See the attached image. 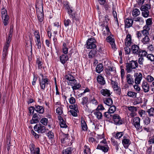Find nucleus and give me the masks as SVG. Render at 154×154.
<instances>
[{"mask_svg":"<svg viewBox=\"0 0 154 154\" xmlns=\"http://www.w3.org/2000/svg\"><path fill=\"white\" fill-rule=\"evenodd\" d=\"M142 14L143 16L144 17H147L149 14V11H142Z\"/></svg>","mask_w":154,"mask_h":154,"instance_id":"nucleus-51","label":"nucleus"},{"mask_svg":"<svg viewBox=\"0 0 154 154\" xmlns=\"http://www.w3.org/2000/svg\"><path fill=\"white\" fill-rule=\"evenodd\" d=\"M48 119L44 118H42L40 121L41 123L44 125H46L48 123Z\"/></svg>","mask_w":154,"mask_h":154,"instance_id":"nucleus-46","label":"nucleus"},{"mask_svg":"<svg viewBox=\"0 0 154 154\" xmlns=\"http://www.w3.org/2000/svg\"><path fill=\"white\" fill-rule=\"evenodd\" d=\"M97 54V51L95 50H93L91 51L90 52L89 54L90 56H91V57H93Z\"/></svg>","mask_w":154,"mask_h":154,"instance_id":"nucleus-62","label":"nucleus"},{"mask_svg":"<svg viewBox=\"0 0 154 154\" xmlns=\"http://www.w3.org/2000/svg\"><path fill=\"white\" fill-rule=\"evenodd\" d=\"M81 124L82 128V130L84 131L87 130L88 127L87 124L84 120H81Z\"/></svg>","mask_w":154,"mask_h":154,"instance_id":"nucleus-38","label":"nucleus"},{"mask_svg":"<svg viewBox=\"0 0 154 154\" xmlns=\"http://www.w3.org/2000/svg\"><path fill=\"white\" fill-rule=\"evenodd\" d=\"M126 80L128 83L129 85H132L134 83V79L132 75L130 74L127 75Z\"/></svg>","mask_w":154,"mask_h":154,"instance_id":"nucleus-15","label":"nucleus"},{"mask_svg":"<svg viewBox=\"0 0 154 154\" xmlns=\"http://www.w3.org/2000/svg\"><path fill=\"white\" fill-rule=\"evenodd\" d=\"M105 30H104L103 32V34L104 35H109L111 32L110 31L109 29L108 26L107 25L105 27Z\"/></svg>","mask_w":154,"mask_h":154,"instance_id":"nucleus-45","label":"nucleus"},{"mask_svg":"<svg viewBox=\"0 0 154 154\" xmlns=\"http://www.w3.org/2000/svg\"><path fill=\"white\" fill-rule=\"evenodd\" d=\"M150 28L146 26H143V30L141 31V32L143 36H147L149 35V31L150 30Z\"/></svg>","mask_w":154,"mask_h":154,"instance_id":"nucleus-20","label":"nucleus"},{"mask_svg":"<svg viewBox=\"0 0 154 154\" xmlns=\"http://www.w3.org/2000/svg\"><path fill=\"white\" fill-rule=\"evenodd\" d=\"M126 70L128 73L131 72L133 69L138 67V63L136 61L131 60L126 64Z\"/></svg>","mask_w":154,"mask_h":154,"instance_id":"nucleus-2","label":"nucleus"},{"mask_svg":"<svg viewBox=\"0 0 154 154\" xmlns=\"http://www.w3.org/2000/svg\"><path fill=\"white\" fill-rule=\"evenodd\" d=\"M2 19L3 20V22L5 26H6L8 24V20L9 19L8 16L5 17L4 18L2 17Z\"/></svg>","mask_w":154,"mask_h":154,"instance_id":"nucleus-44","label":"nucleus"},{"mask_svg":"<svg viewBox=\"0 0 154 154\" xmlns=\"http://www.w3.org/2000/svg\"><path fill=\"white\" fill-rule=\"evenodd\" d=\"M69 85L72 86L73 91L79 89L81 87L79 83H77V81L75 79L70 82H67Z\"/></svg>","mask_w":154,"mask_h":154,"instance_id":"nucleus-4","label":"nucleus"},{"mask_svg":"<svg viewBox=\"0 0 154 154\" xmlns=\"http://www.w3.org/2000/svg\"><path fill=\"white\" fill-rule=\"evenodd\" d=\"M100 92L101 94L105 96L108 97L110 95V91L107 89H103Z\"/></svg>","mask_w":154,"mask_h":154,"instance_id":"nucleus-24","label":"nucleus"},{"mask_svg":"<svg viewBox=\"0 0 154 154\" xmlns=\"http://www.w3.org/2000/svg\"><path fill=\"white\" fill-rule=\"evenodd\" d=\"M116 109V107L114 105L110 106L109 109V112L110 113H113L115 112Z\"/></svg>","mask_w":154,"mask_h":154,"instance_id":"nucleus-47","label":"nucleus"},{"mask_svg":"<svg viewBox=\"0 0 154 154\" xmlns=\"http://www.w3.org/2000/svg\"><path fill=\"white\" fill-rule=\"evenodd\" d=\"M128 47V46H127V47L124 48L125 53L126 54H129L131 52L130 49Z\"/></svg>","mask_w":154,"mask_h":154,"instance_id":"nucleus-58","label":"nucleus"},{"mask_svg":"<svg viewBox=\"0 0 154 154\" xmlns=\"http://www.w3.org/2000/svg\"><path fill=\"white\" fill-rule=\"evenodd\" d=\"M103 70V65L102 63L98 64L96 67V71L98 73H100Z\"/></svg>","mask_w":154,"mask_h":154,"instance_id":"nucleus-31","label":"nucleus"},{"mask_svg":"<svg viewBox=\"0 0 154 154\" xmlns=\"http://www.w3.org/2000/svg\"><path fill=\"white\" fill-rule=\"evenodd\" d=\"M140 14V12L139 9L135 8L133 10L132 12V15L134 17L138 16Z\"/></svg>","mask_w":154,"mask_h":154,"instance_id":"nucleus-35","label":"nucleus"},{"mask_svg":"<svg viewBox=\"0 0 154 154\" xmlns=\"http://www.w3.org/2000/svg\"><path fill=\"white\" fill-rule=\"evenodd\" d=\"M149 116H153L154 115V108L152 107L147 111Z\"/></svg>","mask_w":154,"mask_h":154,"instance_id":"nucleus-49","label":"nucleus"},{"mask_svg":"<svg viewBox=\"0 0 154 154\" xmlns=\"http://www.w3.org/2000/svg\"><path fill=\"white\" fill-rule=\"evenodd\" d=\"M125 28H129L131 27L133 23V20L131 18H127L125 20Z\"/></svg>","mask_w":154,"mask_h":154,"instance_id":"nucleus-14","label":"nucleus"},{"mask_svg":"<svg viewBox=\"0 0 154 154\" xmlns=\"http://www.w3.org/2000/svg\"><path fill=\"white\" fill-rule=\"evenodd\" d=\"M112 14L114 17L115 18L116 23H117L118 25H119L118 20L117 18V13L116 11H114L113 9V10Z\"/></svg>","mask_w":154,"mask_h":154,"instance_id":"nucleus-52","label":"nucleus"},{"mask_svg":"<svg viewBox=\"0 0 154 154\" xmlns=\"http://www.w3.org/2000/svg\"><path fill=\"white\" fill-rule=\"evenodd\" d=\"M71 153L72 152L70 147H68L64 150L62 152V154H71Z\"/></svg>","mask_w":154,"mask_h":154,"instance_id":"nucleus-43","label":"nucleus"},{"mask_svg":"<svg viewBox=\"0 0 154 154\" xmlns=\"http://www.w3.org/2000/svg\"><path fill=\"white\" fill-rule=\"evenodd\" d=\"M147 54V53L145 50L140 49L137 55H139L140 57H145Z\"/></svg>","mask_w":154,"mask_h":154,"instance_id":"nucleus-30","label":"nucleus"},{"mask_svg":"<svg viewBox=\"0 0 154 154\" xmlns=\"http://www.w3.org/2000/svg\"><path fill=\"white\" fill-rule=\"evenodd\" d=\"M109 148L108 147L107 148L104 146H101L100 145H98L97 148V149L101 150L105 152H107L108 151Z\"/></svg>","mask_w":154,"mask_h":154,"instance_id":"nucleus-34","label":"nucleus"},{"mask_svg":"<svg viewBox=\"0 0 154 154\" xmlns=\"http://www.w3.org/2000/svg\"><path fill=\"white\" fill-rule=\"evenodd\" d=\"M34 129L35 131L38 133H45L46 131L45 127L40 124L36 125L34 126Z\"/></svg>","mask_w":154,"mask_h":154,"instance_id":"nucleus-7","label":"nucleus"},{"mask_svg":"<svg viewBox=\"0 0 154 154\" xmlns=\"http://www.w3.org/2000/svg\"><path fill=\"white\" fill-rule=\"evenodd\" d=\"M35 7L38 20L40 22H42L44 17L43 0H36Z\"/></svg>","mask_w":154,"mask_h":154,"instance_id":"nucleus-1","label":"nucleus"},{"mask_svg":"<svg viewBox=\"0 0 154 154\" xmlns=\"http://www.w3.org/2000/svg\"><path fill=\"white\" fill-rule=\"evenodd\" d=\"M147 58L151 61H152L154 59V56L152 54H147Z\"/></svg>","mask_w":154,"mask_h":154,"instance_id":"nucleus-64","label":"nucleus"},{"mask_svg":"<svg viewBox=\"0 0 154 154\" xmlns=\"http://www.w3.org/2000/svg\"><path fill=\"white\" fill-rule=\"evenodd\" d=\"M9 41H8L6 42V44L4 47L3 51V56L4 57H5L7 54V50L9 45Z\"/></svg>","mask_w":154,"mask_h":154,"instance_id":"nucleus-21","label":"nucleus"},{"mask_svg":"<svg viewBox=\"0 0 154 154\" xmlns=\"http://www.w3.org/2000/svg\"><path fill=\"white\" fill-rule=\"evenodd\" d=\"M104 103L108 106H111L113 103L112 99L110 98H106L104 100Z\"/></svg>","mask_w":154,"mask_h":154,"instance_id":"nucleus-27","label":"nucleus"},{"mask_svg":"<svg viewBox=\"0 0 154 154\" xmlns=\"http://www.w3.org/2000/svg\"><path fill=\"white\" fill-rule=\"evenodd\" d=\"M134 83L136 84H140L143 78V75L141 73L135 72L134 75Z\"/></svg>","mask_w":154,"mask_h":154,"instance_id":"nucleus-8","label":"nucleus"},{"mask_svg":"<svg viewBox=\"0 0 154 154\" xmlns=\"http://www.w3.org/2000/svg\"><path fill=\"white\" fill-rule=\"evenodd\" d=\"M42 64L43 63L41 60L40 57L38 58L36 61V66H38V69H40L42 67Z\"/></svg>","mask_w":154,"mask_h":154,"instance_id":"nucleus-33","label":"nucleus"},{"mask_svg":"<svg viewBox=\"0 0 154 154\" xmlns=\"http://www.w3.org/2000/svg\"><path fill=\"white\" fill-rule=\"evenodd\" d=\"M58 119L59 121V124L61 128H66L67 127V126L66 124L65 121L61 116H58Z\"/></svg>","mask_w":154,"mask_h":154,"instance_id":"nucleus-16","label":"nucleus"},{"mask_svg":"<svg viewBox=\"0 0 154 154\" xmlns=\"http://www.w3.org/2000/svg\"><path fill=\"white\" fill-rule=\"evenodd\" d=\"M61 139V141L62 143H64L65 140L68 139V134H65L63 133H62L60 136Z\"/></svg>","mask_w":154,"mask_h":154,"instance_id":"nucleus-37","label":"nucleus"},{"mask_svg":"<svg viewBox=\"0 0 154 154\" xmlns=\"http://www.w3.org/2000/svg\"><path fill=\"white\" fill-rule=\"evenodd\" d=\"M63 108L61 106L58 107L56 109V112L59 115L62 114L63 113Z\"/></svg>","mask_w":154,"mask_h":154,"instance_id":"nucleus-50","label":"nucleus"},{"mask_svg":"<svg viewBox=\"0 0 154 154\" xmlns=\"http://www.w3.org/2000/svg\"><path fill=\"white\" fill-rule=\"evenodd\" d=\"M132 43L131 35L128 34L127 35L125 38V45L127 46H129L131 45Z\"/></svg>","mask_w":154,"mask_h":154,"instance_id":"nucleus-17","label":"nucleus"},{"mask_svg":"<svg viewBox=\"0 0 154 154\" xmlns=\"http://www.w3.org/2000/svg\"><path fill=\"white\" fill-rule=\"evenodd\" d=\"M97 80L98 83L101 85H104L106 83L104 78L101 75H98L97 77Z\"/></svg>","mask_w":154,"mask_h":154,"instance_id":"nucleus-22","label":"nucleus"},{"mask_svg":"<svg viewBox=\"0 0 154 154\" xmlns=\"http://www.w3.org/2000/svg\"><path fill=\"white\" fill-rule=\"evenodd\" d=\"M30 154H40V149L39 147L35 148V146L33 144H32L30 146Z\"/></svg>","mask_w":154,"mask_h":154,"instance_id":"nucleus-11","label":"nucleus"},{"mask_svg":"<svg viewBox=\"0 0 154 154\" xmlns=\"http://www.w3.org/2000/svg\"><path fill=\"white\" fill-rule=\"evenodd\" d=\"M150 8V6L148 4H144L141 6L140 8V9L141 11H149L148 10Z\"/></svg>","mask_w":154,"mask_h":154,"instance_id":"nucleus-32","label":"nucleus"},{"mask_svg":"<svg viewBox=\"0 0 154 154\" xmlns=\"http://www.w3.org/2000/svg\"><path fill=\"white\" fill-rule=\"evenodd\" d=\"M96 40L94 38H91L88 39L86 42V45L85 46L87 49L94 48L96 47L95 44Z\"/></svg>","mask_w":154,"mask_h":154,"instance_id":"nucleus-3","label":"nucleus"},{"mask_svg":"<svg viewBox=\"0 0 154 154\" xmlns=\"http://www.w3.org/2000/svg\"><path fill=\"white\" fill-rule=\"evenodd\" d=\"M34 35L35 38H36V40H40V35L38 31H36L34 32Z\"/></svg>","mask_w":154,"mask_h":154,"instance_id":"nucleus-53","label":"nucleus"},{"mask_svg":"<svg viewBox=\"0 0 154 154\" xmlns=\"http://www.w3.org/2000/svg\"><path fill=\"white\" fill-rule=\"evenodd\" d=\"M142 87L145 92H147L149 91V87L147 82L143 81L142 83Z\"/></svg>","mask_w":154,"mask_h":154,"instance_id":"nucleus-18","label":"nucleus"},{"mask_svg":"<svg viewBox=\"0 0 154 154\" xmlns=\"http://www.w3.org/2000/svg\"><path fill=\"white\" fill-rule=\"evenodd\" d=\"M128 110L130 111L131 113V116H134V113L137 111V109L136 107L134 106H130L128 107Z\"/></svg>","mask_w":154,"mask_h":154,"instance_id":"nucleus-26","label":"nucleus"},{"mask_svg":"<svg viewBox=\"0 0 154 154\" xmlns=\"http://www.w3.org/2000/svg\"><path fill=\"white\" fill-rule=\"evenodd\" d=\"M122 143L125 148L127 149L131 143L130 137L127 135H124L122 140Z\"/></svg>","mask_w":154,"mask_h":154,"instance_id":"nucleus-6","label":"nucleus"},{"mask_svg":"<svg viewBox=\"0 0 154 154\" xmlns=\"http://www.w3.org/2000/svg\"><path fill=\"white\" fill-rule=\"evenodd\" d=\"M2 17H3V18H4L5 17L8 16L7 14V11L5 9H2Z\"/></svg>","mask_w":154,"mask_h":154,"instance_id":"nucleus-57","label":"nucleus"},{"mask_svg":"<svg viewBox=\"0 0 154 154\" xmlns=\"http://www.w3.org/2000/svg\"><path fill=\"white\" fill-rule=\"evenodd\" d=\"M54 137V133L51 131L49 132V142H50L51 144H53L55 142Z\"/></svg>","mask_w":154,"mask_h":154,"instance_id":"nucleus-25","label":"nucleus"},{"mask_svg":"<svg viewBox=\"0 0 154 154\" xmlns=\"http://www.w3.org/2000/svg\"><path fill=\"white\" fill-rule=\"evenodd\" d=\"M146 79L149 82H151L154 80V78L149 75L147 76Z\"/></svg>","mask_w":154,"mask_h":154,"instance_id":"nucleus-54","label":"nucleus"},{"mask_svg":"<svg viewBox=\"0 0 154 154\" xmlns=\"http://www.w3.org/2000/svg\"><path fill=\"white\" fill-rule=\"evenodd\" d=\"M48 82V79L46 78L44 79H42V80L40 82V86L42 89H44L45 88V84L47 83Z\"/></svg>","mask_w":154,"mask_h":154,"instance_id":"nucleus-29","label":"nucleus"},{"mask_svg":"<svg viewBox=\"0 0 154 154\" xmlns=\"http://www.w3.org/2000/svg\"><path fill=\"white\" fill-rule=\"evenodd\" d=\"M144 61V59L143 57H140L138 60L139 63L140 65H143Z\"/></svg>","mask_w":154,"mask_h":154,"instance_id":"nucleus-60","label":"nucleus"},{"mask_svg":"<svg viewBox=\"0 0 154 154\" xmlns=\"http://www.w3.org/2000/svg\"><path fill=\"white\" fill-rule=\"evenodd\" d=\"M152 24V20L151 18L148 19L146 21V25L144 26H146L150 28V26Z\"/></svg>","mask_w":154,"mask_h":154,"instance_id":"nucleus-48","label":"nucleus"},{"mask_svg":"<svg viewBox=\"0 0 154 154\" xmlns=\"http://www.w3.org/2000/svg\"><path fill=\"white\" fill-rule=\"evenodd\" d=\"M111 142L112 145L115 146L116 150H118L119 149V143H118L116 141L113 139H111Z\"/></svg>","mask_w":154,"mask_h":154,"instance_id":"nucleus-39","label":"nucleus"},{"mask_svg":"<svg viewBox=\"0 0 154 154\" xmlns=\"http://www.w3.org/2000/svg\"><path fill=\"white\" fill-rule=\"evenodd\" d=\"M111 81L114 91H116L117 94L120 95L121 93V89L118 87V83L112 80H111Z\"/></svg>","mask_w":154,"mask_h":154,"instance_id":"nucleus-10","label":"nucleus"},{"mask_svg":"<svg viewBox=\"0 0 154 154\" xmlns=\"http://www.w3.org/2000/svg\"><path fill=\"white\" fill-rule=\"evenodd\" d=\"M112 118L115 124L119 125L122 124L123 121L118 115L114 114L112 116Z\"/></svg>","mask_w":154,"mask_h":154,"instance_id":"nucleus-9","label":"nucleus"},{"mask_svg":"<svg viewBox=\"0 0 154 154\" xmlns=\"http://www.w3.org/2000/svg\"><path fill=\"white\" fill-rule=\"evenodd\" d=\"M94 114L98 119H102V114L101 112L96 110V111L94 112Z\"/></svg>","mask_w":154,"mask_h":154,"instance_id":"nucleus-36","label":"nucleus"},{"mask_svg":"<svg viewBox=\"0 0 154 154\" xmlns=\"http://www.w3.org/2000/svg\"><path fill=\"white\" fill-rule=\"evenodd\" d=\"M60 59L61 63L64 64L68 60V58L66 55L63 54L60 56Z\"/></svg>","mask_w":154,"mask_h":154,"instance_id":"nucleus-28","label":"nucleus"},{"mask_svg":"<svg viewBox=\"0 0 154 154\" xmlns=\"http://www.w3.org/2000/svg\"><path fill=\"white\" fill-rule=\"evenodd\" d=\"M140 49L139 46L137 45L134 44L131 46V51L134 55H137Z\"/></svg>","mask_w":154,"mask_h":154,"instance_id":"nucleus-13","label":"nucleus"},{"mask_svg":"<svg viewBox=\"0 0 154 154\" xmlns=\"http://www.w3.org/2000/svg\"><path fill=\"white\" fill-rule=\"evenodd\" d=\"M66 79L67 80V82H70L75 79V78L71 74H68L65 77Z\"/></svg>","mask_w":154,"mask_h":154,"instance_id":"nucleus-41","label":"nucleus"},{"mask_svg":"<svg viewBox=\"0 0 154 154\" xmlns=\"http://www.w3.org/2000/svg\"><path fill=\"white\" fill-rule=\"evenodd\" d=\"M66 7L67 9L68 10V12L69 14H70L72 12V10L71 9V8L68 5H66Z\"/></svg>","mask_w":154,"mask_h":154,"instance_id":"nucleus-59","label":"nucleus"},{"mask_svg":"<svg viewBox=\"0 0 154 154\" xmlns=\"http://www.w3.org/2000/svg\"><path fill=\"white\" fill-rule=\"evenodd\" d=\"M124 135L123 132H118L114 136L115 137L116 139H119Z\"/></svg>","mask_w":154,"mask_h":154,"instance_id":"nucleus-42","label":"nucleus"},{"mask_svg":"<svg viewBox=\"0 0 154 154\" xmlns=\"http://www.w3.org/2000/svg\"><path fill=\"white\" fill-rule=\"evenodd\" d=\"M142 39L141 40V42L143 45H146L148 44L150 41V39L148 36H144Z\"/></svg>","mask_w":154,"mask_h":154,"instance_id":"nucleus-23","label":"nucleus"},{"mask_svg":"<svg viewBox=\"0 0 154 154\" xmlns=\"http://www.w3.org/2000/svg\"><path fill=\"white\" fill-rule=\"evenodd\" d=\"M88 101V98L86 97H83L82 99V104L84 105L87 103Z\"/></svg>","mask_w":154,"mask_h":154,"instance_id":"nucleus-56","label":"nucleus"},{"mask_svg":"<svg viewBox=\"0 0 154 154\" xmlns=\"http://www.w3.org/2000/svg\"><path fill=\"white\" fill-rule=\"evenodd\" d=\"M71 23L70 20L68 19L64 20V24L66 27L68 26L69 23Z\"/></svg>","mask_w":154,"mask_h":154,"instance_id":"nucleus-63","label":"nucleus"},{"mask_svg":"<svg viewBox=\"0 0 154 154\" xmlns=\"http://www.w3.org/2000/svg\"><path fill=\"white\" fill-rule=\"evenodd\" d=\"M139 114L141 117H144L146 115V112L143 110H141L139 112Z\"/></svg>","mask_w":154,"mask_h":154,"instance_id":"nucleus-55","label":"nucleus"},{"mask_svg":"<svg viewBox=\"0 0 154 154\" xmlns=\"http://www.w3.org/2000/svg\"><path fill=\"white\" fill-rule=\"evenodd\" d=\"M35 110L38 113L42 114L44 112V109L43 107L38 105H35Z\"/></svg>","mask_w":154,"mask_h":154,"instance_id":"nucleus-19","label":"nucleus"},{"mask_svg":"<svg viewBox=\"0 0 154 154\" xmlns=\"http://www.w3.org/2000/svg\"><path fill=\"white\" fill-rule=\"evenodd\" d=\"M138 85V84H135L134 86V88L138 92H139L140 91V88Z\"/></svg>","mask_w":154,"mask_h":154,"instance_id":"nucleus-61","label":"nucleus"},{"mask_svg":"<svg viewBox=\"0 0 154 154\" xmlns=\"http://www.w3.org/2000/svg\"><path fill=\"white\" fill-rule=\"evenodd\" d=\"M127 95L130 97H136L137 96V93L131 91H129L128 92Z\"/></svg>","mask_w":154,"mask_h":154,"instance_id":"nucleus-40","label":"nucleus"},{"mask_svg":"<svg viewBox=\"0 0 154 154\" xmlns=\"http://www.w3.org/2000/svg\"><path fill=\"white\" fill-rule=\"evenodd\" d=\"M40 116L38 113H35L33 114L32 119L30 121L31 124L36 123L39 122L40 119Z\"/></svg>","mask_w":154,"mask_h":154,"instance_id":"nucleus-12","label":"nucleus"},{"mask_svg":"<svg viewBox=\"0 0 154 154\" xmlns=\"http://www.w3.org/2000/svg\"><path fill=\"white\" fill-rule=\"evenodd\" d=\"M140 119L139 117H136L133 118L132 123L137 130H142V127L140 125Z\"/></svg>","mask_w":154,"mask_h":154,"instance_id":"nucleus-5","label":"nucleus"}]
</instances>
